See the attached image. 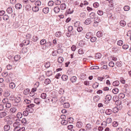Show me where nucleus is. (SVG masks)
<instances>
[{
  "label": "nucleus",
  "mask_w": 131,
  "mask_h": 131,
  "mask_svg": "<svg viewBox=\"0 0 131 131\" xmlns=\"http://www.w3.org/2000/svg\"><path fill=\"white\" fill-rule=\"evenodd\" d=\"M20 125V122L18 121H16L13 124V126L15 127L14 129V131H18L19 129L20 128L19 126Z\"/></svg>",
  "instance_id": "f257e3e1"
},
{
  "label": "nucleus",
  "mask_w": 131,
  "mask_h": 131,
  "mask_svg": "<svg viewBox=\"0 0 131 131\" xmlns=\"http://www.w3.org/2000/svg\"><path fill=\"white\" fill-rule=\"evenodd\" d=\"M100 99V97L98 96L97 95L94 96L93 98L95 102H98Z\"/></svg>",
  "instance_id": "cd10ccee"
},
{
  "label": "nucleus",
  "mask_w": 131,
  "mask_h": 131,
  "mask_svg": "<svg viewBox=\"0 0 131 131\" xmlns=\"http://www.w3.org/2000/svg\"><path fill=\"white\" fill-rule=\"evenodd\" d=\"M92 22L91 19L90 18L87 19L85 21V24L86 25H88L90 24Z\"/></svg>",
  "instance_id": "20e7f679"
},
{
  "label": "nucleus",
  "mask_w": 131,
  "mask_h": 131,
  "mask_svg": "<svg viewBox=\"0 0 131 131\" xmlns=\"http://www.w3.org/2000/svg\"><path fill=\"white\" fill-rule=\"evenodd\" d=\"M68 122V121L66 120H62L61 122V123L64 125H66L67 124Z\"/></svg>",
  "instance_id": "680f3d73"
},
{
  "label": "nucleus",
  "mask_w": 131,
  "mask_h": 131,
  "mask_svg": "<svg viewBox=\"0 0 131 131\" xmlns=\"http://www.w3.org/2000/svg\"><path fill=\"white\" fill-rule=\"evenodd\" d=\"M80 23L79 21H77L75 22L74 24V25L75 27H78L80 26Z\"/></svg>",
  "instance_id": "49530a36"
},
{
  "label": "nucleus",
  "mask_w": 131,
  "mask_h": 131,
  "mask_svg": "<svg viewBox=\"0 0 131 131\" xmlns=\"http://www.w3.org/2000/svg\"><path fill=\"white\" fill-rule=\"evenodd\" d=\"M51 82V81L49 79H45L44 81V83L46 85H48Z\"/></svg>",
  "instance_id": "c85d7f7f"
},
{
  "label": "nucleus",
  "mask_w": 131,
  "mask_h": 131,
  "mask_svg": "<svg viewBox=\"0 0 131 131\" xmlns=\"http://www.w3.org/2000/svg\"><path fill=\"white\" fill-rule=\"evenodd\" d=\"M61 35V32L60 31H59L56 33L55 35L56 37H59Z\"/></svg>",
  "instance_id": "864d4df0"
},
{
  "label": "nucleus",
  "mask_w": 131,
  "mask_h": 131,
  "mask_svg": "<svg viewBox=\"0 0 131 131\" xmlns=\"http://www.w3.org/2000/svg\"><path fill=\"white\" fill-rule=\"evenodd\" d=\"M83 125L82 123L81 122H77L76 124V126L78 128H81Z\"/></svg>",
  "instance_id": "1a4fd4ad"
},
{
  "label": "nucleus",
  "mask_w": 131,
  "mask_h": 131,
  "mask_svg": "<svg viewBox=\"0 0 131 131\" xmlns=\"http://www.w3.org/2000/svg\"><path fill=\"white\" fill-rule=\"evenodd\" d=\"M41 3L40 1L38 0L35 3V4L36 5L39 6L41 5Z\"/></svg>",
  "instance_id": "c03bdc74"
},
{
  "label": "nucleus",
  "mask_w": 131,
  "mask_h": 131,
  "mask_svg": "<svg viewBox=\"0 0 131 131\" xmlns=\"http://www.w3.org/2000/svg\"><path fill=\"white\" fill-rule=\"evenodd\" d=\"M64 60L63 58L61 57H59L58 59V62L60 63H61Z\"/></svg>",
  "instance_id": "473e14b6"
},
{
  "label": "nucleus",
  "mask_w": 131,
  "mask_h": 131,
  "mask_svg": "<svg viewBox=\"0 0 131 131\" xmlns=\"http://www.w3.org/2000/svg\"><path fill=\"white\" fill-rule=\"evenodd\" d=\"M29 89L28 88H27L24 90L23 93L24 94H27L29 93Z\"/></svg>",
  "instance_id": "ea45409f"
},
{
  "label": "nucleus",
  "mask_w": 131,
  "mask_h": 131,
  "mask_svg": "<svg viewBox=\"0 0 131 131\" xmlns=\"http://www.w3.org/2000/svg\"><path fill=\"white\" fill-rule=\"evenodd\" d=\"M39 39L38 37L36 36H34L32 38V40L34 42H36Z\"/></svg>",
  "instance_id": "09e8293b"
},
{
  "label": "nucleus",
  "mask_w": 131,
  "mask_h": 131,
  "mask_svg": "<svg viewBox=\"0 0 131 131\" xmlns=\"http://www.w3.org/2000/svg\"><path fill=\"white\" fill-rule=\"evenodd\" d=\"M20 98L19 97H17L15 99V102L17 103H19L20 102Z\"/></svg>",
  "instance_id": "79ce46f5"
},
{
  "label": "nucleus",
  "mask_w": 131,
  "mask_h": 131,
  "mask_svg": "<svg viewBox=\"0 0 131 131\" xmlns=\"http://www.w3.org/2000/svg\"><path fill=\"white\" fill-rule=\"evenodd\" d=\"M46 44L47 45V46H46V48H48V47H50L51 46L52 47L53 46V45H52V43L50 42H48L46 43Z\"/></svg>",
  "instance_id": "b1692460"
},
{
  "label": "nucleus",
  "mask_w": 131,
  "mask_h": 131,
  "mask_svg": "<svg viewBox=\"0 0 131 131\" xmlns=\"http://www.w3.org/2000/svg\"><path fill=\"white\" fill-rule=\"evenodd\" d=\"M124 9L125 11H128L130 9V7L128 6H125L124 7Z\"/></svg>",
  "instance_id": "4d7b16f0"
},
{
  "label": "nucleus",
  "mask_w": 131,
  "mask_h": 131,
  "mask_svg": "<svg viewBox=\"0 0 131 131\" xmlns=\"http://www.w3.org/2000/svg\"><path fill=\"white\" fill-rule=\"evenodd\" d=\"M53 10L54 11L55 13H58L59 12L60 10V9L59 7L57 6L55 7L54 8Z\"/></svg>",
  "instance_id": "423d86ee"
},
{
  "label": "nucleus",
  "mask_w": 131,
  "mask_h": 131,
  "mask_svg": "<svg viewBox=\"0 0 131 131\" xmlns=\"http://www.w3.org/2000/svg\"><path fill=\"white\" fill-rule=\"evenodd\" d=\"M16 121H18V122H19L20 123V122H21L24 125L26 124L27 122L26 119L25 118H23L21 120L19 119H16Z\"/></svg>",
  "instance_id": "f03ea898"
},
{
  "label": "nucleus",
  "mask_w": 131,
  "mask_h": 131,
  "mask_svg": "<svg viewBox=\"0 0 131 131\" xmlns=\"http://www.w3.org/2000/svg\"><path fill=\"white\" fill-rule=\"evenodd\" d=\"M99 85V83H97V82H96L93 84V87L94 88H96Z\"/></svg>",
  "instance_id": "338daca9"
},
{
  "label": "nucleus",
  "mask_w": 131,
  "mask_h": 131,
  "mask_svg": "<svg viewBox=\"0 0 131 131\" xmlns=\"http://www.w3.org/2000/svg\"><path fill=\"white\" fill-rule=\"evenodd\" d=\"M96 40V38L94 37H92L90 39L91 41L92 42H95Z\"/></svg>",
  "instance_id": "de8ad7c7"
},
{
  "label": "nucleus",
  "mask_w": 131,
  "mask_h": 131,
  "mask_svg": "<svg viewBox=\"0 0 131 131\" xmlns=\"http://www.w3.org/2000/svg\"><path fill=\"white\" fill-rule=\"evenodd\" d=\"M20 56L19 55H17L15 56L14 57V59L16 61H18L20 59Z\"/></svg>",
  "instance_id": "2f4dec72"
},
{
  "label": "nucleus",
  "mask_w": 131,
  "mask_h": 131,
  "mask_svg": "<svg viewBox=\"0 0 131 131\" xmlns=\"http://www.w3.org/2000/svg\"><path fill=\"white\" fill-rule=\"evenodd\" d=\"M21 5L19 3L15 5V7L17 9H20L21 8Z\"/></svg>",
  "instance_id": "393cba45"
},
{
  "label": "nucleus",
  "mask_w": 131,
  "mask_h": 131,
  "mask_svg": "<svg viewBox=\"0 0 131 131\" xmlns=\"http://www.w3.org/2000/svg\"><path fill=\"white\" fill-rule=\"evenodd\" d=\"M73 119L72 117H70L68 118L67 121L69 123H71L73 122Z\"/></svg>",
  "instance_id": "e2e57ef3"
},
{
  "label": "nucleus",
  "mask_w": 131,
  "mask_h": 131,
  "mask_svg": "<svg viewBox=\"0 0 131 131\" xmlns=\"http://www.w3.org/2000/svg\"><path fill=\"white\" fill-rule=\"evenodd\" d=\"M60 7L61 10H64L66 8V5L65 4L63 3L60 5Z\"/></svg>",
  "instance_id": "0eeeda50"
},
{
  "label": "nucleus",
  "mask_w": 131,
  "mask_h": 131,
  "mask_svg": "<svg viewBox=\"0 0 131 131\" xmlns=\"http://www.w3.org/2000/svg\"><path fill=\"white\" fill-rule=\"evenodd\" d=\"M129 48V46L127 45H124L122 46V48L124 49H127Z\"/></svg>",
  "instance_id": "774afa93"
},
{
  "label": "nucleus",
  "mask_w": 131,
  "mask_h": 131,
  "mask_svg": "<svg viewBox=\"0 0 131 131\" xmlns=\"http://www.w3.org/2000/svg\"><path fill=\"white\" fill-rule=\"evenodd\" d=\"M31 6L30 5L27 4L25 8L26 10L27 11H30L31 9Z\"/></svg>",
  "instance_id": "39448f33"
},
{
  "label": "nucleus",
  "mask_w": 131,
  "mask_h": 131,
  "mask_svg": "<svg viewBox=\"0 0 131 131\" xmlns=\"http://www.w3.org/2000/svg\"><path fill=\"white\" fill-rule=\"evenodd\" d=\"M37 88H33L32 89L31 91L30 92V94H31V93H32V94L31 95H30L31 96H33L35 94L34 92L35 91H36Z\"/></svg>",
  "instance_id": "412c9836"
},
{
  "label": "nucleus",
  "mask_w": 131,
  "mask_h": 131,
  "mask_svg": "<svg viewBox=\"0 0 131 131\" xmlns=\"http://www.w3.org/2000/svg\"><path fill=\"white\" fill-rule=\"evenodd\" d=\"M35 105L32 103H30L27 106L28 108H32L35 106Z\"/></svg>",
  "instance_id": "69168bd1"
},
{
  "label": "nucleus",
  "mask_w": 131,
  "mask_h": 131,
  "mask_svg": "<svg viewBox=\"0 0 131 131\" xmlns=\"http://www.w3.org/2000/svg\"><path fill=\"white\" fill-rule=\"evenodd\" d=\"M9 101L8 99L7 98L3 99L2 100V102L6 104Z\"/></svg>",
  "instance_id": "a19ab883"
},
{
  "label": "nucleus",
  "mask_w": 131,
  "mask_h": 131,
  "mask_svg": "<svg viewBox=\"0 0 131 131\" xmlns=\"http://www.w3.org/2000/svg\"><path fill=\"white\" fill-rule=\"evenodd\" d=\"M120 24L121 26H124L125 25L126 23L125 21L122 20L120 22Z\"/></svg>",
  "instance_id": "72a5a7b5"
},
{
  "label": "nucleus",
  "mask_w": 131,
  "mask_h": 131,
  "mask_svg": "<svg viewBox=\"0 0 131 131\" xmlns=\"http://www.w3.org/2000/svg\"><path fill=\"white\" fill-rule=\"evenodd\" d=\"M101 55L100 53H97L95 54V57L96 59H99L101 58Z\"/></svg>",
  "instance_id": "c9c22d12"
},
{
  "label": "nucleus",
  "mask_w": 131,
  "mask_h": 131,
  "mask_svg": "<svg viewBox=\"0 0 131 131\" xmlns=\"http://www.w3.org/2000/svg\"><path fill=\"white\" fill-rule=\"evenodd\" d=\"M7 11L8 13L11 14L13 12L12 9L11 7H8L7 9Z\"/></svg>",
  "instance_id": "7c9ffc66"
},
{
  "label": "nucleus",
  "mask_w": 131,
  "mask_h": 131,
  "mask_svg": "<svg viewBox=\"0 0 131 131\" xmlns=\"http://www.w3.org/2000/svg\"><path fill=\"white\" fill-rule=\"evenodd\" d=\"M34 102L37 104H39L40 102V99L39 98H37L34 100Z\"/></svg>",
  "instance_id": "dca6fc26"
},
{
  "label": "nucleus",
  "mask_w": 131,
  "mask_h": 131,
  "mask_svg": "<svg viewBox=\"0 0 131 131\" xmlns=\"http://www.w3.org/2000/svg\"><path fill=\"white\" fill-rule=\"evenodd\" d=\"M64 107L65 108H68L69 107L70 104L68 103H65L63 104Z\"/></svg>",
  "instance_id": "5fc2aeb1"
},
{
  "label": "nucleus",
  "mask_w": 131,
  "mask_h": 131,
  "mask_svg": "<svg viewBox=\"0 0 131 131\" xmlns=\"http://www.w3.org/2000/svg\"><path fill=\"white\" fill-rule=\"evenodd\" d=\"M92 35V32H88L86 34L85 37L89 39L90 38Z\"/></svg>",
  "instance_id": "6e6552de"
},
{
  "label": "nucleus",
  "mask_w": 131,
  "mask_h": 131,
  "mask_svg": "<svg viewBox=\"0 0 131 131\" xmlns=\"http://www.w3.org/2000/svg\"><path fill=\"white\" fill-rule=\"evenodd\" d=\"M7 115L6 112H3L0 113V118H2L4 117Z\"/></svg>",
  "instance_id": "6ab92c4d"
},
{
  "label": "nucleus",
  "mask_w": 131,
  "mask_h": 131,
  "mask_svg": "<svg viewBox=\"0 0 131 131\" xmlns=\"http://www.w3.org/2000/svg\"><path fill=\"white\" fill-rule=\"evenodd\" d=\"M77 78L75 76H73L70 79V81L72 83H74L76 82L77 80Z\"/></svg>",
  "instance_id": "f8f14e48"
},
{
  "label": "nucleus",
  "mask_w": 131,
  "mask_h": 131,
  "mask_svg": "<svg viewBox=\"0 0 131 131\" xmlns=\"http://www.w3.org/2000/svg\"><path fill=\"white\" fill-rule=\"evenodd\" d=\"M101 21V20L97 17H95L94 19V23L98 24Z\"/></svg>",
  "instance_id": "ddd939ff"
},
{
  "label": "nucleus",
  "mask_w": 131,
  "mask_h": 131,
  "mask_svg": "<svg viewBox=\"0 0 131 131\" xmlns=\"http://www.w3.org/2000/svg\"><path fill=\"white\" fill-rule=\"evenodd\" d=\"M17 109L15 107H13L11 108L10 110V113H14L17 111Z\"/></svg>",
  "instance_id": "f3484780"
},
{
  "label": "nucleus",
  "mask_w": 131,
  "mask_h": 131,
  "mask_svg": "<svg viewBox=\"0 0 131 131\" xmlns=\"http://www.w3.org/2000/svg\"><path fill=\"white\" fill-rule=\"evenodd\" d=\"M9 86L10 88L13 89L15 88V85L14 83L12 82L9 84Z\"/></svg>",
  "instance_id": "c756f323"
},
{
  "label": "nucleus",
  "mask_w": 131,
  "mask_h": 131,
  "mask_svg": "<svg viewBox=\"0 0 131 131\" xmlns=\"http://www.w3.org/2000/svg\"><path fill=\"white\" fill-rule=\"evenodd\" d=\"M118 111V108L117 107H115L113 109V113H116Z\"/></svg>",
  "instance_id": "0e129e2a"
},
{
  "label": "nucleus",
  "mask_w": 131,
  "mask_h": 131,
  "mask_svg": "<svg viewBox=\"0 0 131 131\" xmlns=\"http://www.w3.org/2000/svg\"><path fill=\"white\" fill-rule=\"evenodd\" d=\"M32 9L34 12H36L39 11V8L37 6H35L33 7Z\"/></svg>",
  "instance_id": "5701e85b"
},
{
  "label": "nucleus",
  "mask_w": 131,
  "mask_h": 131,
  "mask_svg": "<svg viewBox=\"0 0 131 131\" xmlns=\"http://www.w3.org/2000/svg\"><path fill=\"white\" fill-rule=\"evenodd\" d=\"M73 12V10H71L70 8H69L68 10H67L66 11V13L68 14H71Z\"/></svg>",
  "instance_id": "6e6d98bb"
},
{
  "label": "nucleus",
  "mask_w": 131,
  "mask_h": 131,
  "mask_svg": "<svg viewBox=\"0 0 131 131\" xmlns=\"http://www.w3.org/2000/svg\"><path fill=\"white\" fill-rule=\"evenodd\" d=\"M90 17L92 19L94 18L95 17V14L94 13L92 12L89 15Z\"/></svg>",
  "instance_id": "37998d69"
},
{
  "label": "nucleus",
  "mask_w": 131,
  "mask_h": 131,
  "mask_svg": "<svg viewBox=\"0 0 131 131\" xmlns=\"http://www.w3.org/2000/svg\"><path fill=\"white\" fill-rule=\"evenodd\" d=\"M11 106V104L9 102V101L8 102H7L6 104V107L7 108H9Z\"/></svg>",
  "instance_id": "052dcab7"
},
{
  "label": "nucleus",
  "mask_w": 131,
  "mask_h": 131,
  "mask_svg": "<svg viewBox=\"0 0 131 131\" xmlns=\"http://www.w3.org/2000/svg\"><path fill=\"white\" fill-rule=\"evenodd\" d=\"M4 128L5 131H8L10 130V127L9 125H6L4 126Z\"/></svg>",
  "instance_id": "7ed1b4c3"
},
{
  "label": "nucleus",
  "mask_w": 131,
  "mask_h": 131,
  "mask_svg": "<svg viewBox=\"0 0 131 131\" xmlns=\"http://www.w3.org/2000/svg\"><path fill=\"white\" fill-rule=\"evenodd\" d=\"M23 116L22 114L20 112H18L17 115V117L18 118H21Z\"/></svg>",
  "instance_id": "4c0bfd02"
},
{
  "label": "nucleus",
  "mask_w": 131,
  "mask_h": 131,
  "mask_svg": "<svg viewBox=\"0 0 131 131\" xmlns=\"http://www.w3.org/2000/svg\"><path fill=\"white\" fill-rule=\"evenodd\" d=\"M52 73L51 71H49L46 72V74L47 76H49L51 75Z\"/></svg>",
  "instance_id": "603ef678"
},
{
  "label": "nucleus",
  "mask_w": 131,
  "mask_h": 131,
  "mask_svg": "<svg viewBox=\"0 0 131 131\" xmlns=\"http://www.w3.org/2000/svg\"><path fill=\"white\" fill-rule=\"evenodd\" d=\"M112 111L110 109H107L105 113L106 114L108 115H110L112 113Z\"/></svg>",
  "instance_id": "a878e982"
},
{
  "label": "nucleus",
  "mask_w": 131,
  "mask_h": 131,
  "mask_svg": "<svg viewBox=\"0 0 131 131\" xmlns=\"http://www.w3.org/2000/svg\"><path fill=\"white\" fill-rule=\"evenodd\" d=\"M121 47H117L113 48V51L114 52H117L119 50L121 49Z\"/></svg>",
  "instance_id": "9b49d317"
},
{
  "label": "nucleus",
  "mask_w": 131,
  "mask_h": 131,
  "mask_svg": "<svg viewBox=\"0 0 131 131\" xmlns=\"http://www.w3.org/2000/svg\"><path fill=\"white\" fill-rule=\"evenodd\" d=\"M62 80L64 81H66L68 78V76L66 75H63L61 77Z\"/></svg>",
  "instance_id": "a211bd4d"
},
{
  "label": "nucleus",
  "mask_w": 131,
  "mask_h": 131,
  "mask_svg": "<svg viewBox=\"0 0 131 131\" xmlns=\"http://www.w3.org/2000/svg\"><path fill=\"white\" fill-rule=\"evenodd\" d=\"M112 99L113 101L115 102V103L118 101H119V99L118 97L116 96L113 97Z\"/></svg>",
  "instance_id": "58836bf2"
},
{
  "label": "nucleus",
  "mask_w": 131,
  "mask_h": 131,
  "mask_svg": "<svg viewBox=\"0 0 131 131\" xmlns=\"http://www.w3.org/2000/svg\"><path fill=\"white\" fill-rule=\"evenodd\" d=\"M115 104L117 105V106H118L119 107H122V105L121 104V102L119 100L117 101L116 103H115Z\"/></svg>",
  "instance_id": "e433bc0d"
},
{
  "label": "nucleus",
  "mask_w": 131,
  "mask_h": 131,
  "mask_svg": "<svg viewBox=\"0 0 131 131\" xmlns=\"http://www.w3.org/2000/svg\"><path fill=\"white\" fill-rule=\"evenodd\" d=\"M10 92L9 90L6 91L5 92L4 95L5 96L7 97L10 95Z\"/></svg>",
  "instance_id": "4468645a"
},
{
  "label": "nucleus",
  "mask_w": 131,
  "mask_h": 131,
  "mask_svg": "<svg viewBox=\"0 0 131 131\" xmlns=\"http://www.w3.org/2000/svg\"><path fill=\"white\" fill-rule=\"evenodd\" d=\"M119 81H115L113 83V85L115 86H117L119 85Z\"/></svg>",
  "instance_id": "4be33fe9"
},
{
  "label": "nucleus",
  "mask_w": 131,
  "mask_h": 131,
  "mask_svg": "<svg viewBox=\"0 0 131 131\" xmlns=\"http://www.w3.org/2000/svg\"><path fill=\"white\" fill-rule=\"evenodd\" d=\"M112 99V96L110 95H108L106 96L105 99L107 101H109Z\"/></svg>",
  "instance_id": "2eb2a0df"
},
{
  "label": "nucleus",
  "mask_w": 131,
  "mask_h": 131,
  "mask_svg": "<svg viewBox=\"0 0 131 131\" xmlns=\"http://www.w3.org/2000/svg\"><path fill=\"white\" fill-rule=\"evenodd\" d=\"M123 41L121 40H118L117 42V45L120 46H122L123 45Z\"/></svg>",
  "instance_id": "3c124183"
},
{
  "label": "nucleus",
  "mask_w": 131,
  "mask_h": 131,
  "mask_svg": "<svg viewBox=\"0 0 131 131\" xmlns=\"http://www.w3.org/2000/svg\"><path fill=\"white\" fill-rule=\"evenodd\" d=\"M46 41L45 39H42L40 41V44L41 45H43L46 43Z\"/></svg>",
  "instance_id": "f704fd0d"
},
{
  "label": "nucleus",
  "mask_w": 131,
  "mask_h": 131,
  "mask_svg": "<svg viewBox=\"0 0 131 131\" xmlns=\"http://www.w3.org/2000/svg\"><path fill=\"white\" fill-rule=\"evenodd\" d=\"M2 75L4 77H6L8 76V73L6 71L2 73Z\"/></svg>",
  "instance_id": "13d9d810"
},
{
  "label": "nucleus",
  "mask_w": 131,
  "mask_h": 131,
  "mask_svg": "<svg viewBox=\"0 0 131 131\" xmlns=\"http://www.w3.org/2000/svg\"><path fill=\"white\" fill-rule=\"evenodd\" d=\"M119 91V90L117 88H115L112 90L113 93L115 94H117Z\"/></svg>",
  "instance_id": "bb28decb"
},
{
  "label": "nucleus",
  "mask_w": 131,
  "mask_h": 131,
  "mask_svg": "<svg viewBox=\"0 0 131 131\" xmlns=\"http://www.w3.org/2000/svg\"><path fill=\"white\" fill-rule=\"evenodd\" d=\"M103 35V33L101 31H99L96 33V36L98 37H101Z\"/></svg>",
  "instance_id": "aec40b11"
},
{
  "label": "nucleus",
  "mask_w": 131,
  "mask_h": 131,
  "mask_svg": "<svg viewBox=\"0 0 131 131\" xmlns=\"http://www.w3.org/2000/svg\"><path fill=\"white\" fill-rule=\"evenodd\" d=\"M54 3L53 1H50L48 2V5L49 6H51L53 5Z\"/></svg>",
  "instance_id": "8fccbe9b"
},
{
  "label": "nucleus",
  "mask_w": 131,
  "mask_h": 131,
  "mask_svg": "<svg viewBox=\"0 0 131 131\" xmlns=\"http://www.w3.org/2000/svg\"><path fill=\"white\" fill-rule=\"evenodd\" d=\"M47 96L46 94L45 93H43L41 94V97L42 99H45L46 98Z\"/></svg>",
  "instance_id": "a18cd8bd"
},
{
  "label": "nucleus",
  "mask_w": 131,
  "mask_h": 131,
  "mask_svg": "<svg viewBox=\"0 0 131 131\" xmlns=\"http://www.w3.org/2000/svg\"><path fill=\"white\" fill-rule=\"evenodd\" d=\"M43 12L45 14L48 13L49 12V8L48 7H45L43 8L42 10Z\"/></svg>",
  "instance_id": "9d476101"
},
{
  "label": "nucleus",
  "mask_w": 131,
  "mask_h": 131,
  "mask_svg": "<svg viewBox=\"0 0 131 131\" xmlns=\"http://www.w3.org/2000/svg\"><path fill=\"white\" fill-rule=\"evenodd\" d=\"M9 16L8 15H5L3 16V19L5 20H7L9 19Z\"/></svg>",
  "instance_id": "bf43d9fd"
}]
</instances>
